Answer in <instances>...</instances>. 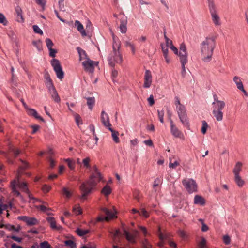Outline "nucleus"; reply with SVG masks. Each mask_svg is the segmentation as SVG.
Listing matches in <instances>:
<instances>
[{
    "mask_svg": "<svg viewBox=\"0 0 248 248\" xmlns=\"http://www.w3.org/2000/svg\"><path fill=\"white\" fill-rule=\"evenodd\" d=\"M110 31L113 38V50L109 54L108 61L109 65L114 68L116 63H121L122 62L123 57L122 54L120 52L121 47L120 42L119 41V39L115 36L111 29H110Z\"/></svg>",
    "mask_w": 248,
    "mask_h": 248,
    "instance_id": "f257e3e1",
    "label": "nucleus"
},
{
    "mask_svg": "<svg viewBox=\"0 0 248 248\" xmlns=\"http://www.w3.org/2000/svg\"><path fill=\"white\" fill-rule=\"evenodd\" d=\"M99 182L98 181L97 177L95 174H93L88 181L83 183L79 187L82 193L80 197V199L83 200H86L87 196L91 193L93 188Z\"/></svg>",
    "mask_w": 248,
    "mask_h": 248,
    "instance_id": "f03ea898",
    "label": "nucleus"
},
{
    "mask_svg": "<svg viewBox=\"0 0 248 248\" xmlns=\"http://www.w3.org/2000/svg\"><path fill=\"white\" fill-rule=\"evenodd\" d=\"M178 56L182 64V76L183 78H185L186 74L185 65L187 63L188 61V54L186 52V46L184 43H182L180 45V52H179Z\"/></svg>",
    "mask_w": 248,
    "mask_h": 248,
    "instance_id": "7ed1b4c3",
    "label": "nucleus"
},
{
    "mask_svg": "<svg viewBox=\"0 0 248 248\" xmlns=\"http://www.w3.org/2000/svg\"><path fill=\"white\" fill-rule=\"evenodd\" d=\"M214 49L200 46V55L202 60L204 62H210L212 59Z\"/></svg>",
    "mask_w": 248,
    "mask_h": 248,
    "instance_id": "20e7f679",
    "label": "nucleus"
},
{
    "mask_svg": "<svg viewBox=\"0 0 248 248\" xmlns=\"http://www.w3.org/2000/svg\"><path fill=\"white\" fill-rule=\"evenodd\" d=\"M182 184L189 193L197 191V185L193 179H185L182 181Z\"/></svg>",
    "mask_w": 248,
    "mask_h": 248,
    "instance_id": "39448f33",
    "label": "nucleus"
},
{
    "mask_svg": "<svg viewBox=\"0 0 248 248\" xmlns=\"http://www.w3.org/2000/svg\"><path fill=\"white\" fill-rule=\"evenodd\" d=\"M51 64L56 73L57 78L62 80L64 78V72L62 71L60 61L58 59H53L51 62Z\"/></svg>",
    "mask_w": 248,
    "mask_h": 248,
    "instance_id": "423d86ee",
    "label": "nucleus"
},
{
    "mask_svg": "<svg viewBox=\"0 0 248 248\" xmlns=\"http://www.w3.org/2000/svg\"><path fill=\"white\" fill-rule=\"evenodd\" d=\"M217 37L215 36H209L205 38L201 44V46L214 49L216 47Z\"/></svg>",
    "mask_w": 248,
    "mask_h": 248,
    "instance_id": "0eeeda50",
    "label": "nucleus"
},
{
    "mask_svg": "<svg viewBox=\"0 0 248 248\" xmlns=\"http://www.w3.org/2000/svg\"><path fill=\"white\" fill-rule=\"evenodd\" d=\"M101 210L106 215V216L104 217L101 216H98L96 218V221L98 222H102L104 220L108 221L111 219L116 217V216H115L116 212L115 213H113L111 211L106 208H102Z\"/></svg>",
    "mask_w": 248,
    "mask_h": 248,
    "instance_id": "6e6552de",
    "label": "nucleus"
},
{
    "mask_svg": "<svg viewBox=\"0 0 248 248\" xmlns=\"http://www.w3.org/2000/svg\"><path fill=\"white\" fill-rule=\"evenodd\" d=\"M18 219L26 223L28 226H31L38 224L39 221L35 217H31L26 216H21L18 217Z\"/></svg>",
    "mask_w": 248,
    "mask_h": 248,
    "instance_id": "1a4fd4ad",
    "label": "nucleus"
},
{
    "mask_svg": "<svg viewBox=\"0 0 248 248\" xmlns=\"http://www.w3.org/2000/svg\"><path fill=\"white\" fill-rule=\"evenodd\" d=\"M124 234V235L126 239L130 243L135 244L136 243L135 237L138 233L137 230H133V234L129 233L124 228H123Z\"/></svg>",
    "mask_w": 248,
    "mask_h": 248,
    "instance_id": "9d476101",
    "label": "nucleus"
},
{
    "mask_svg": "<svg viewBox=\"0 0 248 248\" xmlns=\"http://www.w3.org/2000/svg\"><path fill=\"white\" fill-rule=\"evenodd\" d=\"M213 97L214 99V102L212 103L213 105H214L213 109L222 111L225 106V102L223 101L219 100L216 94H214Z\"/></svg>",
    "mask_w": 248,
    "mask_h": 248,
    "instance_id": "9b49d317",
    "label": "nucleus"
},
{
    "mask_svg": "<svg viewBox=\"0 0 248 248\" xmlns=\"http://www.w3.org/2000/svg\"><path fill=\"white\" fill-rule=\"evenodd\" d=\"M94 62L90 60H87L82 62V65L85 71L93 73L94 70Z\"/></svg>",
    "mask_w": 248,
    "mask_h": 248,
    "instance_id": "f8f14e48",
    "label": "nucleus"
},
{
    "mask_svg": "<svg viewBox=\"0 0 248 248\" xmlns=\"http://www.w3.org/2000/svg\"><path fill=\"white\" fill-rule=\"evenodd\" d=\"M152 83V76L151 71L149 70H146L145 71L144 76V82L143 87L145 88H149Z\"/></svg>",
    "mask_w": 248,
    "mask_h": 248,
    "instance_id": "ddd939ff",
    "label": "nucleus"
},
{
    "mask_svg": "<svg viewBox=\"0 0 248 248\" xmlns=\"http://www.w3.org/2000/svg\"><path fill=\"white\" fill-rule=\"evenodd\" d=\"M101 121L105 127L109 128L111 126V124L109 122L108 115L105 112V111H102L101 112Z\"/></svg>",
    "mask_w": 248,
    "mask_h": 248,
    "instance_id": "4468645a",
    "label": "nucleus"
},
{
    "mask_svg": "<svg viewBox=\"0 0 248 248\" xmlns=\"http://www.w3.org/2000/svg\"><path fill=\"white\" fill-rule=\"evenodd\" d=\"M46 220L50 224V227L54 230L60 231L62 228L60 225H57L55 219L53 217H48L46 218Z\"/></svg>",
    "mask_w": 248,
    "mask_h": 248,
    "instance_id": "2eb2a0df",
    "label": "nucleus"
},
{
    "mask_svg": "<svg viewBox=\"0 0 248 248\" xmlns=\"http://www.w3.org/2000/svg\"><path fill=\"white\" fill-rule=\"evenodd\" d=\"M44 78L45 79V84L48 88V90L54 87L50 75L48 72L46 70H45L44 72Z\"/></svg>",
    "mask_w": 248,
    "mask_h": 248,
    "instance_id": "dca6fc26",
    "label": "nucleus"
},
{
    "mask_svg": "<svg viewBox=\"0 0 248 248\" xmlns=\"http://www.w3.org/2000/svg\"><path fill=\"white\" fill-rule=\"evenodd\" d=\"M170 127L171 132L172 134L175 137L181 138V136H183L182 133L178 129V128L174 124L172 120H170Z\"/></svg>",
    "mask_w": 248,
    "mask_h": 248,
    "instance_id": "f3484780",
    "label": "nucleus"
},
{
    "mask_svg": "<svg viewBox=\"0 0 248 248\" xmlns=\"http://www.w3.org/2000/svg\"><path fill=\"white\" fill-rule=\"evenodd\" d=\"M194 203L195 204H199L203 206L205 204V200L202 196L196 195L194 197Z\"/></svg>",
    "mask_w": 248,
    "mask_h": 248,
    "instance_id": "a211bd4d",
    "label": "nucleus"
},
{
    "mask_svg": "<svg viewBox=\"0 0 248 248\" xmlns=\"http://www.w3.org/2000/svg\"><path fill=\"white\" fill-rule=\"evenodd\" d=\"M48 90L49 91L51 94V97L54 99V100L57 103L60 102L61 99L55 87Z\"/></svg>",
    "mask_w": 248,
    "mask_h": 248,
    "instance_id": "6ab92c4d",
    "label": "nucleus"
},
{
    "mask_svg": "<svg viewBox=\"0 0 248 248\" xmlns=\"http://www.w3.org/2000/svg\"><path fill=\"white\" fill-rule=\"evenodd\" d=\"M213 114L217 121L220 122L223 120V113L222 111L217 109H213Z\"/></svg>",
    "mask_w": 248,
    "mask_h": 248,
    "instance_id": "aec40b11",
    "label": "nucleus"
},
{
    "mask_svg": "<svg viewBox=\"0 0 248 248\" xmlns=\"http://www.w3.org/2000/svg\"><path fill=\"white\" fill-rule=\"evenodd\" d=\"M179 119L183 124L186 126L188 130L190 129V124L189 121L187 116V114L179 116Z\"/></svg>",
    "mask_w": 248,
    "mask_h": 248,
    "instance_id": "412c9836",
    "label": "nucleus"
},
{
    "mask_svg": "<svg viewBox=\"0 0 248 248\" xmlns=\"http://www.w3.org/2000/svg\"><path fill=\"white\" fill-rule=\"evenodd\" d=\"M75 25L77 27L78 30L81 33L82 36H87V33L84 29L83 26L79 21L76 20Z\"/></svg>",
    "mask_w": 248,
    "mask_h": 248,
    "instance_id": "4be33fe9",
    "label": "nucleus"
},
{
    "mask_svg": "<svg viewBox=\"0 0 248 248\" xmlns=\"http://www.w3.org/2000/svg\"><path fill=\"white\" fill-rule=\"evenodd\" d=\"M210 14L217 13V7L214 0H207Z\"/></svg>",
    "mask_w": 248,
    "mask_h": 248,
    "instance_id": "5701e85b",
    "label": "nucleus"
},
{
    "mask_svg": "<svg viewBox=\"0 0 248 248\" xmlns=\"http://www.w3.org/2000/svg\"><path fill=\"white\" fill-rule=\"evenodd\" d=\"M16 12L17 15V21L19 22H23L24 19L22 15V10L19 6H17L16 8Z\"/></svg>",
    "mask_w": 248,
    "mask_h": 248,
    "instance_id": "b1692460",
    "label": "nucleus"
},
{
    "mask_svg": "<svg viewBox=\"0 0 248 248\" xmlns=\"http://www.w3.org/2000/svg\"><path fill=\"white\" fill-rule=\"evenodd\" d=\"M78 53L79 55V60L81 61L83 59H86V60L90 59L89 56L87 54L85 51L82 49L80 47H78L77 48Z\"/></svg>",
    "mask_w": 248,
    "mask_h": 248,
    "instance_id": "393cba45",
    "label": "nucleus"
},
{
    "mask_svg": "<svg viewBox=\"0 0 248 248\" xmlns=\"http://www.w3.org/2000/svg\"><path fill=\"white\" fill-rule=\"evenodd\" d=\"M127 19L126 18L124 19H123L121 20V23L120 25V31L122 33H125L127 31Z\"/></svg>",
    "mask_w": 248,
    "mask_h": 248,
    "instance_id": "a878e982",
    "label": "nucleus"
},
{
    "mask_svg": "<svg viewBox=\"0 0 248 248\" xmlns=\"http://www.w3.org/2000/svg\"><path fill=\"white\" fill-rule=\"evenodd\" d=\"M28 110L30 111V114L31 115L33 116L35 118L38 119L43 122H45L44 119L42 117L38 115L37 111L35 109L33 108H28Z\"/></svg>",
    "mask_w": 248,
    "mask_h": 248,
    "instance_id": "bb28decb",
    "label": "nucleus"
},
{
    "mask_svg": "<svg viewBox=\"0 0 248 248\" xmlns=\"http://www.w3.org/2000/svg\"><path fill=\"white\" fill-rule=\"evenodd\" d=\"M109 130L112 132V137L115 142L119 143L120 140L118 137L119 132L114 130L111 127L108 128Z\"/></svg>",
    "mask_w": 248,
    "mask_h": 248,
    "instance_id": "cd10ccee",
    "label": "nucleus"
},
{
    "mask_svg": "<svg viewBox=\"0 0 248 248\" xmlns=\"http://www.w3.org/2000/svg\"><path fill=\"white\" fill-rule=\"evenodd\" d=\"M242 163L241 162H238L236 163L235 167L233 170V172L234 174V175H239V173L242 170Z\"/></svg>",
    "mask_w": 248,
    "mask_h": 248,
    "instance_id": "c85d7f7f",
    "label": "nucleus"
},
{
    "mask_svg": "<svg viewBox=\"0 0 248 248\" xmlns=\"http://www.w3.org/2000/svg\"><path fill=\"white\" fill-rule=\"evenodd\" d=\"M213 23L216 26L220 25V18L217 13L211 14Z\"/></svg>",
    "mask_w": 248,
    "mask_h": 248,
    "instance_id": "c756f323",
    "label": "nucleus"
},
{
    "mask_svg": "<svg viewBox=\"0 0 248 248\" xmlns=\"http://www.w3.org/2000/svg\"><path fill=\"white\" fill-rule=\"evenodd\" d=\"M87 104L90 110H92L93 106L95 104V98L94 97H90L86 98Z\"/></svg>",
    "mask_w": 248,
    "mask_h": 248,
    "instance_id": "7c9ffc66",
    "label": "nucleus"
},
{
    "mask_svg": "<svg viewBox=\"0 0 248 248\" xmlns=\"http://www.w3.org/2000/svg\"><path fill=\"white\" fill-rule=\"evenodd\" d=\"M112 192L111 188L110 186L106 185L101 190V193L104 195L105 196H108L111 194Z\"/></svg>",
    "mask_w": 248,
    "mask_h": 248,
    "instance_id": "2f4dec72",
    "label": "nucleus"
},
{
    "mask_svg": "<svg viewBox=\"0 0 248 248\" xmlns=\"http://www.w3.org/2000/svg\"><path fill=\"white\" fill-rule=\"evenodd\" d=\"M178 116L186 114L185 107L183 105L177 106Z\"/></svg>",
    "mask_w": 248,
    "mask_h": 248,
    "instance_id": "473e14b6",
    "label": "nucleus"
},
{
    "mask_svg": "<svg viewBox=\"0 0 248 248\" xmlns=\"http://www.w3.org/2000/svg\"><path fill=\"white\" fill-rule=\"evenodd\" d=\"M234 181L239 187H242L244 184V181L240 175H234Z\"/></svg>",
    "mask_w": 248,
    "mask_h": 248,
    "instance_id": "72a5a7b5",
    "label": "nucleus"
},
{
    "mask_svg": "<svg viewBox=\"0 0 248 248\" xmlns=\"http://www.w3.org/2000/svg\"><path fill=\"white\" fill-rule=\"evenodd\" d=\"M233 80L235 83L236 84L237 87L239 90L242 87H244L243 83L239 77L235 76L234 77Z\"/></svg>",
    "mask_w": 248,
    "mask_h": 248,
    "instance_id": "f704fd0d",
    "label": "nucleus"
},
{
    "mask_svg": "<svg viewBox=\"0 0 248 248\" xmlns=\"http://www.w3.org/2000/svg\"><path fill=\"white\" fill-rule=\"evenodd\" d=\"M76 232L79 236H83L85 235L88 234L90 232L89 230H82L80 228H78L75 231Z\"/></svg>",
    "mask_w": 248,
    "mask_h": 248,
    "instance_id": "c9c22d12",
    "label": "nucleus"
},
{
    "mask_svg": "<svg viewBox=\"0 0 248 248\" xmlns=\"http://www.w3.org/2000/svg\"><path fill=\"white\" fill-rule=\"evenodd\" d=\"M19 187L23 191L27 193H29V190L27 187V183L26 182L18 183Z\"/></svg>",
    "mask_w": 248,
    "mask_h": 248,
    "instance_id": "e433bc0d",
    "label": "nucleus"
},
{
    "mask_svg": "<svg viewBox=\"0 0 248 248\" xmlns=\"http://www.w3.org/2000/svg\"><path fill=\"white\" fill-rule=\"evenodd\" d=\"M9 150L10 152L13 153L15 157H17L21 152V150L19 149H17L12 146L10 147Z\"/></svg>",
    "mask_w": 248,
    "mask_h": 248,
    "instance_id": "4c0bfd02",
    "label": "nucleus"
},
{
    "mask_svg": "<svg viewBox=\"0 0 248 248\" xmlns=\"http://www.w3.org/2000/svg\"><path fill=\"white\" fill-rule=\"evenodd\" d=\"M64 161L67 163L68 167L71 170H73L75 168V162L73 159L70 158H67L64 160Z\"/></svg>",
    "mask_w": 248,
    "mask_h": 248,
    "instance_id": "58836bf2",
    "label": "nucleus"
},
{
    "mask_svg": "<svg viewBox=\"0 0 248 248\" xmlns=\"http://www.w3.org/2000/svg\"><path fill=\"white\" fill-rule=\"evenodd\" d=\"M90 161H91V159L90 157H87L84 158L82 161V163L83 164L84 167L87 169H90L91 168V165L90 164Z\"/></svg>",
    "mask_w": 248,
    "mask_h": 248,
    "instance_id": "ea45409f",
    "label": "nucleus"
},
{
    "mask_svg": "<svg viewBox=\"0 0 248 248\" xmlns=\"http://www.w3.org/2000/svg\"><path fill=\"white\" fill-rule=\"evenodd\" d=\"M202 126L201 129V132L203 134H206L207 132V128L209 127V125L207 124V123L203 120L202 121Z\"/></svg>",
    "mask_w": 248,
    "mask_h": 248,
    "instance_id": "a19ab883",
    "label": "nucleus"
},
{
    "mask_svg": "<svg viewBox=\"0 0 248 248\" xmlns=\"http://www.w3.org/2000/svg\"><path fill=\"white\" fill-rule=\"evenodd\" d=\"M93 169L94 170L95 174L98 178V181H100L102 179V177L101 175V173L98 171V169L97 168V167L96 165H94L93 166Z\"/></svg>",
    "mask_w": 248,
    "mask_h": 248,
    "instance_id": "79ce46f5",
    "label": "nucleus"
},
{
    "mask_svg": "<svg viewBox=\"0 0 248 248\" xmlns=\"http://www.w3.org/2000/svg\"><path fill=\"white\" fill-rule=\"evenodd\" d=\"M72 211L76 215H80L82 213L81 208L79 206L77 207L76 205L73 207Z\"/></svg>",
    "mask_w": 248,
    "mask_h": 248,
    "instance_id": "37998d69",
    "label": "nucleus"
},
{
    "mask_svg": "<svg viewBox=\"0 0 248 248\" xmlns=\"http://www.w3.org/2000/svg\"><path fill=\"white\" fill-rule=\"evenodd\" d=\"M64 244L66 246H69L71 248H74L76 247V244L71 240L65 241Z\"/></svg>",
    "mask_w": 248,
    "mask_h": 248,
    "instance_id": "c03bdc74",
    "label": "nucleus"
},
{
    "mask_svg": "<svg viewBox=\"0 0 248 248\" xmlns=\"http://www.w3.org/2000/svg\"><path fill=\"white\" fill-rule=\"evenodd\" d=\"M160 231H161L160 228L159 227L158 228V232H159L158 237H159L160 240L163 241V240H164V239H167L168 238V237H169V235L168 234H163Z\"/></svg>",
    "mask_w": 248,
    "mask_h": 248,
    "instance_id": "a18cd8bd",
    "label": "nucleus"
},
{
    "mask_svg": "<svg viewBox=\"0 0 248 248\" xmlns=\"http://www.w3.org/2000/svg\"><path fill=\"white\" fill-rule=\"evenodd\" d=\"M32 28L35 33L39 34L40 35H43V31L37 25H34L32 26Z\"/></svg>",
    "mask_w": 248,
    "mask_h": 248,
    "instance_id": "49530a36",
    "label": "nucleus"
},
{
    "mask_svg": "<svg viewBox=\"0 0 248 248\" xmlns=\"http://www.w3.org/2000/svg\"><path fill=\"white\" fill-rule=\"evenodd\" d=\"M124 44L126 46H129V47H130L133 54H134L135 53V48L134 45L129 41H125Z\"/></svg>",
    "mask_w": 248,
    "mask_h": 248,
    "instance_id": "de8ad7c7",
    "label": "nucleus"
},
{
    "mask_svg": "<svg viewBox=\"0 0 248 248\" xmlns=\"http://www.w3.org/2000/svg\"><path fill=\"white\" fill-rule=\"evenodd\" d=\"M45 42L48 49L52 48L53 46H54V43L49 38H46Z\"/></svg>",
    "mask_w": 248,
    "mask_h": 248,
    "instance_id": "09e8293b",
    "label": "nucleus"
},
{
    "mask_svg": "<svg viewBox=\"0 0 248 248\" xmlns=\"http://www.w3.org/2000/svg\"><path fill=\"white\" fill-rule=\"evenodd\" d=\"M40 248H52L51 245L49 244V243L45 241L40 244Z\"/></svg>",
    "mask_w": 248,
    "mask_h": 248,
    "instance_id": "8fccbe9b",
    "label": "nucleus"
},
{
    "mask_svg": "<svg viewBox=\"0 0 248 248\" xmlns=\"http://www.w3.org/2000/svg\"><path fill=\"white\" fill-rule=\"evenodd\" d=\"M170 162L169 164V167L171 169H175L179 165V162L178 161H175L174 163L171 162V159H170Z\"/></svg>",
    "mask_w": 248,
    "mask_h": 248,
    "instance_id": "3c124183",
    "label": "nucleus"
},
{
    "mask_svg": "<svg viewBox=\"0 0 248 248\" xmlns=\"http://www.w3.org/2000/svg\"><path fill=\"white\" fill-rule=\"evenodd\" d=\"M206 240L204 238H202L201 241L199 243V248H205Z\"/></svg>",
    "mask_w": 248,
    "mask_h": 248,
    "instance_id": "603ef678",
    "label": "nucleus"
},
{
    "mask_svg": "<svg viewBox=\"0 0 248 248\" xmlns=\"http://www.w3.org/2000/svg\"><path fill=\"white\" fill-rule=\"evenodd\" d=\"M143 248H153L152 245L148 241L147 239H145L142 242Z\"/></svg>",
    "mask_w": 248,
    "mask_h": 248,
    "instance_id": "864d4df0",
    "label": "nucleus"
},
{
    "mask_svg": "<svg viewBox=\"0 0 248 248\" xmlns=\"http://www.w3.org/2000/svg\"><path fill=\"white\" fill-rule=\"evenodd\" d=\"M157 113H158V116L160 122L161 123H164L163 116H164V111L163 110H160V111L158 110Z\"/></svg>",
    "mask_w": 248,
    "mask_h": 248,
    "instance_id": "5fc2aeb1",
    "label": "nucleus"
},
{
    "mask_svg": "<svg viewBox=\"0 0 248 248\" xmlns=\"http://www.w3.org/2000/svg\"><path fill=\"white\" fill-rule=\"evenodd\" d=\"M164 36L165 39L166 46H169L170 45L171 46L173 44L172 41L170 40L166 35V32H164Z\"/></svg>",
    "mask_w": 248,
    "mask_h": 248,
    "instance_id": "6e6d98bb",
    "label": "nucleus"
},
{
    "mask_svg": "<svg viewBox=\"0 0 248 248\" xmlns=\"http://www.w3.org/2000/svg\"><path fill=\"white\" fill-rule=\"evenodd\" d=\"M62 194L67 198H69L71 196V192L66 187H63Z\"/></svg>",
    "mask_w": 248,
    "mask_h": 248,
    "instance_id": "4d7b16f0",
    "label": "nucleus"
},
{
    "mask_svg": "<svg viewBox=\"0 0 248 248\" xmlns=\"http://www.w3.org/2000/svg\"><path fill=\"white\" fill-rule=\"evenodd\" d=\"M139 214L140 216L144 217L146 218H147L149 217V213L144 208L141 209V211L140 212Z\"/></svg>",
    "mask_w": 248,
    "mask_h": 248,
    "instance_id": "13d9d810",
    "label": "nucleus"
},
{
    "mask_svg": "<svg viewBox=\"0 0 248 248\" xmlns=\"http://www.w3.org/2000/svg\"><path fill=\"white\" fill-rule=\"evenodd\" d=\"M0 23L3 24L4 25H6L7 21L6 20L3 14L0 13Z\"/></svg>",
    "mask_w": 248,
    "mask_h": 248,
    "instance_id": "bf43d9fd",
    "label": "nucleus"
},
{
    "mask_svg": "<svg viewBox=\"0 0 248 248\" xmlns=\"http://www.w3.org/2000/svg\"><path fill=\"white\" fill-rule=\"evenodd\" d=\"M94 139H95V142L93 143V145H90V143H88L87 145L88 146V147L90 148V149H93V148H94L95 146H96L97 144V142H98V137H97L96 135L95 134V136H94Z\"/></svg>",
    "mask_w": 248,
    "mask_h": 248,
    "instance_id": "052dcab7",
    "label": "nucleus"
},
{
    "mask_svg": "<svg viewBox=\"0 0 248 248\" xmlns=\"http://www.w3.org/2000/svg\"><path fill=\"white\" fill-rule=\"evenodd\" d=\"M223 241L226 245H229L230 243L231 239L229 235H224L223 237Z\"/></svg>",
    "mask_w": 248,
    "mask_h": 248,
    "instance_id": "680f3d73",
    "label": "nucleus"
},
{
    "mask_svg": "<svg viewBox=\"0 0 248 248\" xmlns=\"http://www.w3.org/2000/svg\"><path fill=\"white\" fill-rule=\"evenodd\" d=\"M49 51V56L51 57L54 58L56 57V54L57 53V50L56 49H53L51 48L48 49Z\"/></svg>",
    "mask_w": 248,
    "mask_h": 248,
    "instance_id": "e2e57ef3",
    "label": "nucleus"
},
{
    "mask_svg": "<svg viewBox=\"0 0 248 248\" xmlns=\"http://www.w3.org/2000/svg\"><path fill=\"white\" fill-rule=\"evenodd\" d=\"M74 116L75 118L76 124L78 125L79 124V122L81 121V118L80 115L77 113H74Z\"/></svg>",
    "mask_w": 248,
    "mask_h": 248,
    "instance_id": "0e129e2a",
    "label": "nucleus"
},
{
    "mask_svg": "<svg viewBox=\"0 0 248 248\" xmlns=\"http://www.w3.org/2000/svg\"><path fill=\"white\" fill-rule=\"evenodd\" d=\"M16 180H14L12 182H11V188H12V192L14 193L16 192V191H17V190L16 189Z\"/></svg>",
    "mask_w": 248,
    "mask_h": 248,
    "instance_id": "69168bd1",
    "label": "nucleus"
},
{
    "mask_svg": "<svg viewBox=\"0 0 248 248\" xmlns=\"http://www.w3.org/2000/svg\"><path fill=\"white\" fill-rule=\"evenodd\" d=\"M38 207L41 211L44 212H46V211H50L51 210L50 208H47L46 206H44L43 205H41L39 206Z\"/></svg>",
    "mask_w": 248,
    "mask_h": 248,
    "instance_id": "338daca9",
    "label": "nucleus"
},
{
    "mask_svg": "<svg viewBox=\"0 0 248 248\" xmlns=\"http://www.w3.org/2000/svg\"><path fill=\"white\" fill-rule=\"evenodd\" d=\"M51 189V186H47L46 185H44L43 187H42V190L44 192H48L49 191V190H50Z\"/></svg>",
    "mask_w": 248,
    "mask_h": 248,
    "instance_id": "774afa93",
    "label": "nucleus"
}]
</instances>
